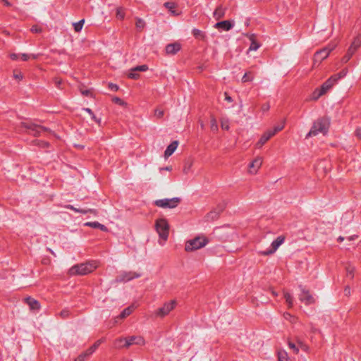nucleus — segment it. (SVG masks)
<instances>
[{"instance_id":"cd10ccee","label":"nucleus","mask_w":361,"mask_h":361,"mask_svg":"<svg viewBox=\"0 0 361 361\" xmlns=\"http://www.w3.org/2000/svg\"><path fill=\"white\" fill-rule=\"evenodd\" d=\"M324 94H325V92L322 90V89L321 87L317 88L314 90V91L311 94L310 99L314 100V101L317 100L321 96H322Z\"/></svg>"},{"instance_id":"4d7b16f0","label":"nucleus","mask_w":361,"mask_h":361,"mask_svg":"<svg viewBox=\"0 0 361 361\" xmlns=\"http://www.w3.org/2000/svg\"><path fill=\"white\" fill-rule=\"evenodd\" d=\"M288 345H289L290 348L293 349L294 353H298V348L296 347V345L293 343L289 342Z\"/></svg>"},{"instance_id":"9b49d317","label":"nucleus","mask_w":361,"mask_h":361,"mask_svg":"<svg viewBox=\"0 0 361 361\" xmlns=\"http://www.w3.org/2000/svg\"><path fill=\"white\" fill-rule=\"evenodd\" d=\"M300 300L305 305H310L314 302V299L312 297V295H310V293L307 290H305L304 288H301Z\"/></svg>"},{"instance_id":"0e129e2a","label":"nucleus","mask_w":361,"mask_h":361,"mask_svg":"<svg viewBox=\"0 0 361 361\" xmlns=\"http://www.w3.org/2000/svg\"><path fill=\"white\" fill-rule=\"evenodd\" d=\"M13 76L16 79H18V80H22L23 78V75L20 73H14Z\"/></svg>"},{"instance_id":"bf43d9fd","label":"nucleus","mask_w":361,"mask_h":361,"mask_svg":"<svg viewBox=\"0 0 361 361\" xmlns=\"http://www.w3.org/2000/svg\"><path fill=\"white\" fill-rule=\"evenodd\" d=\"M30 59V56L29 54H21V59L23 61H26L29 60Z\"/></svg>"},{"instance_id":"423d86ee","label":"nucleus","mask_w":361,"mask_h":361,"mask_svg":"<svg viewBox=\"0 0 361 361\" xmlns=\"http://www.w3.org/2000/svg\"><path fill=\"white\" fill-rule=\"evenodd\" d=\"M180 202V198L173 197L171 199H161L154 201V205L161 208H170L173 209L178 206Z\"/></svg>"},{"instance_id":"1a4fd4ad","label":"nucleus","mask_w":361,"mask_h":361,"mask_svg":"<svg viewBox=\"0 0 361 361\" xmlns=\"http://www.w3.org/2000/svg\"><path fill=\"white\" fill-rule=\"evenodd\" d=\"M140 276V274L134 271H123L116 277V281L119 283H126Z\"/></svg>"},{"instance_id":"79ce46f5","label":"nucleus","mask_w":361,"mask_h":361,"mask_svg":"<svg viewBox=\"0 0 361 361\" xmlns=\"http://www.w3.org/2000/svg\"><path fill=\"white\" fill-rule=\"evenodd\" d=\"M283 317L286 320H288L291 323H295L298 319L295 317L291 315L288 312L284 313Z\"/></svg>"},{"instance_id":"c756f323","label":"nucleus","mask_w":361,"mask_h":361,"mask_svg":"<svg viewBox=\"0 0 361 361\" xmlns=\"http://www.w3.org/2000/svg\"><path fill=\"white\" fill-rule=\"evenodd\" d=\"M134 307L133 306H129L126 308H125L119 314L120 319H124L126 317L129 316L133 311Z\"/></svg>"},{"instance_id":"f704fd0d","label":"nucleus","mask_w":361,"mask_h":361,"mask_svg":"<svg viewBox=\"0 0 361 361\" xmlns=\"http://www.w3.org/2000/svg\"><path fill=\"white\" fill-rule=\"evenodd\" d=\"M283 296H284V298L286 300V302L287 303L288 308H291L293 305L292 296L288 293H284Z\"/></svg>"},{"instance_id":"ddd939ff","label":"nucleus","mask_w":361,"mask_h":361,"mask_svg":"<svg viewBox=\"0 0 361 361\" xmlns=\"http://www.w3.org/2000/svg\"><path fill=\"white\" fill-rule=\"evenodd\" d=\"M234 24L230 20H224L216 23L214 25V27L218 30H222L224 31H228L233 28Z\"/></svg>"},{"instance_id":"4be33fe9","label":"nucleus","mask_w":361,"mask_h":361,"mask_svg":"<svg viewBox=\"0 0 361 361\" xmlns=\"http://www.w3.org/2000/svg\"><path fill=\"white\" fill-rule=\"evenodd\" d=\"M271 138V131L267 130L259 139V140L256 143V147L260 148L262 147L267 141H268Z\"/></svg>"},{"instance_id":"13d9d810","label":"nucleus","mask_w":361,"mask_h":361,"mask_svg":"<svg viewBox=\"0 0 361 361\" xmlns=\"http://www.w3.org/2000/svg\"><path fill=\"white\" fill-rule=\"evenodd\" d=\"M259 253H261L264 255H271V247H269L264 251H259Z\"/></svg>"},{"instance_id":"8fccbe9b","label":"nucleus","mask_w":361,"mask_h":361,"mask_svg":"<svg viewBox=\"0 0 361 361\" xmlns=\"http://www.w3.org/2000/svg\"><path fill=\"white\" fill-rule=\"evenodd\" d=\"M80 92L82 95L86 97L92 96V92L90 90H80Z\"/></svg>"},{"instance_id":"a878e982","label":"nucleus","mask_w":361,"mask_h":361,"mask_svg":"<svg viewBox=\"0 0 361 361\" xmlns=\"http://www.w3.org/2000/svg\"><path fill=\"white\" fill-rule=\"evenodd\" d=\"M356 51L361 47V33H359L353 40L350 46Z\"/></svg>"},{"instance_id":"412c9836","label":"nucleus","mask_w":361,"mask_h":361,"mask_svg":"<svg viewBox=\"0 0 361 361\" xmlns=\"http://www.w3.org/2000/svg\"><path fill=\"white\" fill-rule=\"evenodd\" d=\"M66 208L73 210L77 213L83 214H85L88 212L94 214H96V210L94 209H79V208H76L74 206L71 205V204L66 205Z\"/></svg>"},{"instance_id":"6ab92c4d","label":"nucleus","mask_w":361,"mask_h":361,"mask_svg":"<svg viewBox=\"0 0 361 361\" xmlns=\"http://www.w3.org/2000/svg\"><path fill=\"white\" fill-rule=\"evenodd\" d=\"M178 145V142L175 140L173 141L166 149L164 152V156L169 157L175 152Z\"/></svg>"},{"instance_id":"4c0bfd02","label":"nucleus","mask_w":361,"mask_h":361,"mask_svg":"<svg viewBox=\"0 0 361 361\" xmlns=\"http://www.w3.org/2000/svg\"><path fill=\"white\" fill-rule=\"evenodd\" d=\"M345 270H346L347 276H350V278H353V274H354V271H355L354 267H353L350 264H348L346 266Z\"/></svg>"},{"instance_id":"5fc2aeb1","label":"nucleus","mask_w":361,"mask_h":361,"mask_svg":"<svg viewBox=\"0 0 361 361\" xmlns=\"http://www.w3.org/2000/svg\"><path fill=\"white\" fill-rule=\"evenodd\" d=\"M355 135L358 139H361V127L357 128L355 131Z\"/></svg>"},{"instance_id":"49530a36","label":"nucleus","mask_w":361,"mask_h":361,"mask_svg":"<svg viewBox=\"0 0 361 361\" xmlns=\"http://www.w3.org/2000/svg\"><path fill=\"white\" fill-rule=\"evenodd\" d=\"M145 25V23L141 18H138L136 21V27L139 29H142Z\"/></svg>"},{"instance_id":"6e6552de","label":"nucleus","mask_w":361,"mask_h":361,"mask_svg":"<svg viewBox=\"0 0 361 361\" xmlns=\"http://www.w3.org/2000/svg\"><path fill=\"white\" fill-rule=\"evenodd\" d=\"M176 305V300H171L169 302H166L164 305L159 308H158L154 312V315L158 317H164L166 316L171 310H173Z\"/></svg>"},{"instance_id":"aec40b11","label":"nucleus","mask_w":361,"mask_h":361,"mask_svg":"<svg viewBox=\"0 0 361 361\" xmlns=\"http://www.w3.org/2000/svg\"><path fill=\"white\" fill-rule=\"evenodd\" d=\"M93 353H94L88 348L85 351L81 353L77 358H75V361H87Z\"/></svg>"},{"instance_id":"c85d7f7f","label":"nucleus","mask_w":361,"mask_h":361,"mask_svg":"<svg viewBox=\"0 0 361 361\" xmlns=\"http://www.w3.org/2000/svg\"><path fill=\"white\" fill-rule=\"evenodd\" d=\"M125 341H127V337H121L116 339L115 345L118 348H128L125 345Z\"/></svg>"},{"instance_id":"c03bdc74","label":"nucleus","mask_w":361,"mask_h":361,"mask_svg":"<svg viewBox=\"0 0 361 361\" xmlns=\"http://www.w3.org/2000/svg\"><path fill=\"white\" fill-rule=\"evenodd\" d=\"M252 80V76L250 75V73H245L242 78V81L243 82L251 81Z\"/></svg>"},{"instance_id":"f3484780","label":"nucleus","mask_w":361,"mask_h":361,"mask_svg":"<svg viewBox=\"0 0 361 361\" xmlns=\"http://www.w3.org/2000/svg\"><path fill=\"white\" fill-rule=\"evenodd\" d=\"M337 82L335 80V78L331 75L326 82H324L321 88L326 93L329 90H330Z\"/></svg>"},{"instance_id":"2f4dec72","label":"nucleus","mask_w":361,"mask_h":361,"mask_svg":"<svg viewBox=\"0 0 361 361\" xmlns=\"http://www.w3.org/2000/svg\"><path fill=\"white\" fill-rule=\"evenodd\" d=\"M84 23H85V19H82L77 23H73L74 30L76 32H80L81 30L82 29Z\"/></svg>"},{"instance_id":"5701e85b","label":"nucleus","mask_w":361,"mask_h":361,"mask_svg":"<svg viewBox=\"0 0 361 361\" xmlns=\"http://www.w3.org/2000/svg\"><path fill=\"white\" fill-rule=\"evenodd\" d=\"M219 212H216V210L212 209L209 213H207L205 216L204 219L206 221H213L219 219Z\"/></svg>"},{"instance_id":"dca6fc26","label":"nucleus","mask_w":361,"mask_h":361,"mask_svg":"<svg viewBox=\"0 0 361 361\" xmlns=\"http://www.w3.org/2000/svg\"><path fill=\"white\" fill-rule=\"evenodd\" d=\"M286 122V119L285 118H281L279 120L274 127L272 128V136L283 129Z\"/></svg>"},{"instance_id":"a211bd4d","label":"nucleus","mask_w":361,"mask_h":361,"mask_svg":"<svg viewBox=\"0 0 361 361\" xmlns=\"http://www.w3.org/2000/svg\"><path fill=\"white\" fill-rule=\"evenodd\" d=\"M226 8L223 7L221 5L219 6L214 11L213 16L218 20L225 16Z\"/></svg>"},{"instance_id":"338daca9","label":"nucleus","mask_w":361,"mask_h":361,"mask_svg":"<svg viewBox=\"0 0 361 361\" xmlns=\"http://www.w3.org/2000/svg\"><path fill=\"white\" fill-rule=\"evenodd\" d=\"M190 166H191V164H190L188 165V166H185L184 169H183V172H184L185 173H188V171H189V170H190Z\"/></svg>"},{"instance_id":"4468645a","label":"nucleus","mask_w":361,"mask_h":361,"mask_svg":"<svg viewBox=\"0 0 361 361\" xmlns=\"http://www.w3.org/2000/svg\"><path fill=\"white\" fill-rule=\"evenodd\" d=\"M181 49V45L178 42L169 44L166 47V52L167 54L174 55L177 54Z\"/></svg>"},{"instance_id":"2eb2a0df","label":"nucleus","mask_w":361,"mask_h":361,"mask_svg":"<svg viewBox=\"0 0 361 361\" xmlns=\"http://www.w3.org/2000/svg\"><path fill=\"white\" fill-rule=\"evenodd\" d=\"M25 302L30 307L32 310H39L40 309L39 302L32 297H27L24 299Z\"/></svg>"},{"instance_id":"9d476101","label":"nucleus","mask_w":361,"mask_h":361,"mask_svg":"<svg viewBox=\"0 0 361 361\" xmlns=\"http://www.w3.org/2000/svg\"><path fill=\"white\" fill-rule=\"evenodd\" d=\"M126 347L130 348L131 345H145L146 341L142 336L133 335L127 336V341H125Z\"/></svg>"},{"instance_id":"7c9ffc66","label":"nucleus","mask_w":361,"mask_h":361,"mask_svg":"<svg viewBox=\"0 0 361 361\" xmlns=\"http://www.w3.org/2000/svg\"><path fill=\"white\" fill-rule=\"evenodd\" d=\"M278 361H290L288 354L285 350L278 352Z\"/></svg>"},{"instance_id":"ea45409f","label":"nucleus","mask_w":361,"mask_h":361,"mask_svg":"<svg viewBox=\"0 0 361 361\" xmlns=\"http://www.w3.org/2000/svg\"><path fill=\"white\" fill-rule=\"evenodd\" d=\"M116 17L119 19H123L125 17L124 9L122 7H118L116 8Z\"/></svg>"},{"instance_id":"6e6d98bb","label":"nucleus","mask_w":361,"mask_h":361,"mask_svg":"<svg viewBox=\"0 0 361 361\" xmlns=\"http://www.w3.org/2000/svg\"><path fill=\"white\" fill-rule=\"evenodd\" d=\"M113 100L116 104H118L119 105L124 104V102L119 97H115Z\"/></svg>"},{"instance_id":"b1692460","label":"nucleus","mask_w":361,"mask_h":361,"mask_svg":"<svg viewBox=\"0 0 361 361\" xmlns=\"http://www.w3.org/2000/svg\"><path fill=\"white\" fill-rule=\"evenodd\" d=\"M285 240L284 235L279 236L274 241L272 242V253L274 252L280 245H281Z\"/></svg>"},{"instance_id":"69168bd1","label":"nucleus","mask_w":361,"mask_h":361,"mask_svg":"<svg viewBox=\"0 0 361 361\" xmlns=\"http://www.w3.org/2000/svg\"><path fill=\"white\" fill-rule=\"evenodd\" d=\"M31 31L34 32H39L41 31V30L39 29L37 26H32L31 28Z\"/></svg>"},{"instance_id":"09e8293b","label":"nucleus","mask_w":361,"mask_h":361,"mask_svg":"<svg viewBox=\"0 0 361 361\" xmlns=\"http://www.w3.org/2000/svg\"><path fill=\"white\" fill-rule=\"evenodd\" d=\"M355 52H356L355 49H354L352 47H349V48H348V49L347 51V53L345 54L351 58Z\"/></svg>"},{"instance_id":"7ed1b4c3","label":"nucleus","mask_w":361,"mask_h":361,"mask_svg":"<svg viewBox=\"0 0 361 361\" xmlns=\"http://www.w3.org/2000/svg\"><path fill=\"white\" fill-rule=\"evenodd\" d=\"M208 243L209 240L207 238L204 236H197L193 239L186 241L185 250L186 252H192L204 247Z\"/></svg>"},{"instance_id":"680f3d73","label":"nucleus","mask_w":361,"mask_h":361,"mask_svg":"<svg viewBox=\"0 0 361 361\" xmlns=\"http://www.w3.org/2000/svg\"><path fill=\"white\" fill-rule=\"evenodd\" d=\"M351 58L350 56H348V55H345L342 59H341V62L343 63H347Z\"/></svg>"},{"instance_id":"bb28decb","label":"nucleus","mask_w":361,"mask_h":361,"mask_svg":"<svg viewBox=\"0 0 361 361\" xmlns=\"http://www.w3.org/2000/svg\"><path fill=\"white\" fill-rule=\"evenodd\" d=\"M192 33L196 39L204 40L206 38L205 33L199 29L194 28Z\"/></svg>"},{"instance_id":"f03ea898","label":"nucleus","mask_w":361,"mask_h":361,"mask_svg":"<svg viewBox=\"0 0 361 361\" xmlns=\"http://www.w3.org/2000/svg\"><path fill=\"white\" fill-rule=\"evenodd\" d=\"M329 120L326 118H322L318 119L314 123V125L309 132L307 136H315L319 133L325 134L329 129Z\"/></svg>"},{"instance_id":"3c124183","label":"nucleus","mask_w":361,"mask_h":361,"mask_svg":"<svg viewBox=\"0 0 361 361\" xmlns=\"http://www.w3.org/2000/svg\"><path fill=\"white\" fill-rule=\"evenodd\" d=\"M60 314L63 318H67L69 316L70 312L68 310H63Z\"/></svg>"},{"instance_id":"0eeeda50","label":"nucleus","mask_w":361,"mask_h":361,"mask_svg":"<svg viewBox=\"0 0 361 361\" xmlns=\"http://www.w3.org/2000/svg\"><path fill=\"white\" fill-rule=\"evenodd\" d=\"M336 44H329L326 47L321 49L319 51H317L314 56V65L317 63H321L324 59H326L331 51H333Z\"/></svg>"},{"instance_id":"864d4df0","label":"nucleus","mask_w":361,"mask_h":361,"mask_svg":"<svg viewBox=\"0 0 361 361\" xmlns=\"http://www.w3.org/2000/svg\"><path fill=\"white\" fill-rule=\"evenodd\" d=\"M155 116L157 118H161L164 116V111L159 109L155 110Z\"/></svg>"},{"instance_id":"de8ad7c7","label":"nucleus","mask_w":361,"mask_h":361,"mask_svg":"<svg viewBox=\"0 0 361 361\" xmlns=\"http://www.w3.org/2000/svg\"><path fill=\"white\" fill-rule=\"evenodd\" d=\"M226 204L224 203L219 204L216 208H214V210H216V212H219V214H220L225 209Z\"/></svg>"},{"instance_id":"393cba45","label":"nucleus","mask_w":361,"mask_h":361,"mask_svg":"<svg viewBox=\"0 0 361 361\" xmlns=\"http://www.w3.org/2000/svg\"><path fill=\"white\" fill-rule=\"evenodd\" d=\"M85 226H90L94 228H99L102 231H106L107 228L104 224L99 223L98 221L87 222L85 224Z\"/></svg>"},{"instance_id":"e433bc0d","label":"nucleus","mask_w":361,"mask_h":361,"mask_svg":"<svg viewBox=\"0 0 361 361\" xmlns=\"http://www.w3.org/2000/svg\"><path fill=\"white\" fill-rule=\"evenodd\" d=\"M84 110L90 115L92 119L94 120L96 123H97L98 124L101 123V118H97V116L93 113V111L90 108H85L84 109Z\"/></svg>"},{"instance_id":"f8f14e48","label":"nucleus","mask_w":361,"mask_h":361,"mask_svg":"<svg viewBox=\"0 0 361 361\" xmlns=\"http://www.w3.org/2000/svg\"><path fill=\"white\" fill-rule=\"evenodd\" d=\"M262 164V159L257 157L252 160L248 165V170L250 174H255Z\"/></svg>"},{"instance_id":"72a5a7b5","label":"nucleus","mask_w":361,"mask_h":361,"mask_svg":"<svg viewBox=\"0 0 361 361\" xmlns=\"http://www.w3.org/2000/svg\"><path fill=\"white\" fill-rule=\"evenodd\" d=\"M348 73V70L346 68L343 69L340 73L335 74L333 78H335V80L337 82L339 79L344 78Z\"/></svg>"},{"instance_id":"052dcab7","label":"nucleus","mask_w":361,"mask_h":361,"mask_svg":"<svg viewBox=\"0 0 361 361\" xmlns=\"http://www.w3.org/2000/svg\"><path fill=\"white\" fill-rule=\"evenodd\" d=\"M9 56H10L11 59V60H13V61H16V60H18V58H19L18 54H15V53H12V54H11L9 55Z\"/></svg>"},{"instance_id":"473e14b6","label":"nucleus","mask_w":361,"mask_h":361,"mask_svg":"<svg viewBox=\"0 0 361 361\" xmlns=\"http://www.w3.org/2000/svg\"><path fill=\"white\" fill-rule=\"evenodd\" d=\"M250 39L251 44L249 47V51H256L259 47V44L256 41L254 40L253 35H251Z\"/></svg>"},{"instance_id":"603ef678","label":"nucleus","mask_w":361,"mask_h":361,"mask_svg":"<svg viewBox=\"0 0 361 361\" xmlns=\"http://www.w3.org/2000/svg\"><path fill=\"white\" fill-rule=\"evenodd\" d=\"M109 87L112 91H117L118 90V86L114 83H109Z\"/></svg>"},{"instance_id":"39448f33","label":"nucleus","mask_w":361,"mask_h":361,"mask_svg":"<svg viewBox=\"0 0 361 361\" xmlns=\"http://www.w3.org/2000/svg\"><path fill=\"white\" fill-rule=\"evenodd\" d=\"M155 228L159 238L166 241L168 239L169 234V224L166 219H157L155 223Z\"/></svg>"},{"instance_id":"20e7f679","label":"nucleus","mask_w":361,"mask_h":361,"mask_svg":"<svg viewBox=\"0 0 361 361\" xmlns=\"http://www.w3.org/2000/svg\"><path fill=\"white\" fill-rule=\"evenodd\" d=\"M22 126L27 130V133L33 136H40L42 133L49 131V129L32 122H22Z\"/></svg>"},{"instance_id":"774afa93","label":"nucleus","mask_w":361,"mask_h":361,"mask_svg":"<svg viewBox=\"0 0 361 361\" xmlns=\"http://www.w3.org/2000/svg\"><path fill=\"white\" fill-rule=\"evenodd\" d=\"M225 99L228 102H232V98L226 92L225 93Z\"/></svg>"},{"instance_id":"a19ab883","label":"nucleus","mask_w":361,"mask_h":361,"mask_svg":"<svg viewBox=\"0 0 361 361\" xmlns=\"http://www.w3.org/2000/svg\"><path fill=\"white\" fill-rule=\"evenodd\" d=\"M210 123H211V126H210L211 130L214 132L217 131L218 130V124H217V121H216V118L212 117L211 118Z\"/></svg>"},{"instance_id":"37998d69","label":"nucleus","mask_w":361,"mask_h":361,"mask_svg":"<svg viewBox=\"0 0 361 361\" xmlns=\"http://www.w3.org/2000/svg\"><path fill=\"white\" fill-rule=\"evenodd\" d=\"M103 342L102 339L97 340L92 345H91L89 348L90 350H92L93 353L95 352V350L98 348V347L101 345V343Z\"/></svg>"},{"instance_id":"e2e57ef3","label":"nucleus","mask_w":361,"mask_h":361,"mask_svg":"<svg viewBox=\"0 0 361 361\" xmlns=\"http://www.w3.org/2000/svg\"><path fill=\"white\" fill-rule=\"evenodd\" d=\"M351 58L350 56H348V55H345L342 59H341V62L343 63H347Z\"/></svg>"},{"instance_id":"f257e3e1","label":"nucleus","mask_w":361,"mask_h":361,"mask_svg":"<svg viewBox=\"0 0 361 361\" xmlns=\"http://www.w3.org/2000/svg\"><path fill=\"white\" fill-rule=\"evenodd\" d=\"M97 267V264L94 261L87 262L73 266L69 269L70 275H86L92 272Z\"/></svg>"},{"instance_id":"c9c22d12","label":"nucleus","mask_w":361,"mask_h":361,"mask_svg":"<svg viewBox=\"0 0 361 361\" xmlns=\"http://www.w3.org/2000/svg\"><path fill=\"white\" fill-rule=\"evenodd\" d=\"M164 7L168 8L171 13L176 15L174 8H176V4L173 2H165L164 4Z\"/></svg>"},{"instance_id":"58836bf2","label":"nucleus","mask_w":361,"mask_h":361,"mask_svg":"<svg viewBox=\"0 0 361 361\" xmlns=\"http://www.w3.org/2000/svg\"><path fill=\"white\" fill-rule=\"evenodd\" d=\"M148 70V66L147 65H141V66H137L133 68H131L132 71H146Z\"/></svg>"},{"instance_id":"a18cd8bd","label":"nucleus","mask_w":361,"mask_h":361,"mask_svg":"<svg viewBox=\"0 0 361 361\" xmlns=\"http://www.w3.org/2000/svg\"><path fill=\"white\" fill-rule=\"evenodd\" d=\"M136 71H132L130 70V73H129L128 74V77L130 79H134V80H137L140 77V74L135 73Z\"/></svg>"}]
</instances>
